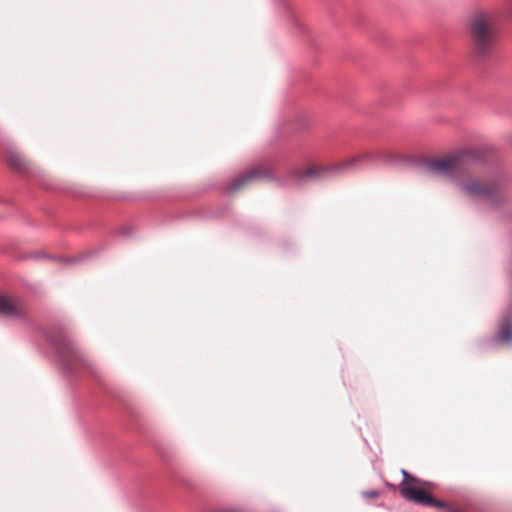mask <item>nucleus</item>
Segmentation results:
<instances>
[{"label": "nucleus", "instance_id": "nucleus-1", "mask_svg": "<svg viewBox=\"0 0 512 512\" xmlns=\"http://www.w3.org/2000/svg\"><path fill=\"white\" fill-rule=\"evenodd\" d=\"M467 33L474 56L489 58L496 49L498 29L493 11L479 8L474 10L467 21Z\"/></svg>", "mask_w": 512, "mask_h": 512}, {"label": "nucleus", "instance_id": "nucleus-2", "mask_svg": "<svg viewBox=\"0 0 512 512\" xmlns=\"http://www.w3.org/2000/svg\"><path fill=\"white\" fill-rule=\"evenodd\" d=\"M454 182L459 192L470 199L485 200L496 206L508 198L504 184L493 178L465 172L455 177Z\"/></svg>", "mask_w": 512, "mask_h": 512}, {"label": "nucleus", "instance_id": "nucleus-3", "mask_svg": "<svg viewBox=\"0 0 512 512\" xmlns=\"http://www.w3.org/2000/svg\"><path fill=\"white\" fill-rule=\"evenodd\" d=\"M403 473V481L399 485L401 495L416 504L445 509L447 512H461L447 506L443 501L437 500L432 496L433 485L428 482H423L414 476H411L405 470Z\"/></svg>", "mask_w": 512, "mask_h": 512}, {"label": "nucleus", "instance_id": "nucleus-4", "mask_svg": "<svg viewBox=\"0 0 512 512\" xmlns=\"http://www.w3.org/2000/svg\"><path fill=\"white\" fill-rule=\"evenodd\" d=\"M460 167L455 152L429 159L426 162V168L430 173L446 177H453Z\"/></svg>", "mask_w": 512, "mask_h": 512}, {"label": "nucleus", "instance_id": "nucleus-5", "mask_svg": "<svg viewBox=\"0 0 512 512\" xmlns=\"http://www.w3.org/2000/svg\"><path fill=\"white\" fill-rule=\"evenodd\" d=\"M271 175V170L267 166L253 167L233 179L228 186V190L230 192L240 191L258 180L271 177Z\"/></svg>", "mask_w": 512, "mask_h": 512}, {"label": "nucleus", "instance_id": "nucleus-6", "mask_svg": "<svg viewBox=\"0 0 512 512\" xmlns=\"http://www.w3.org/2000/svg\"><path fill=\"white\" fill-rule=\"evenodd\" d=\"M361 157H353L341 164L334 166H319V165H311L306 169L298 172L297 177L299 180H304L306 178H314L319 179L325 177L330 171L336 170L339 168H347L352 165H355L360 161Z\"/></svg>", "mask_w": 512, "mask_h": 512}, {"label": "nucleus", "instance_id": "nucleus-7", "mask_svg": "<svg viewBox=\"0 0 512 512\" xmlns=\"http://www.w3.org/2000/svg\"><path fill=\"white\" fill-rule=\"evenodd\" d=\"M24 306L19 301L10 297L0 295V314L10 317H22L24 315Z\"/></svg>", "mask_w": 512, "mask_h": 512}, {"label": "nucleus", "instance_id": "nucleus-8", "mask_svg": "<svg viewBox=\"0 0 512 512\" xmlns=\"http://www.w3.org/2000/svg\"><path fill=\"white\" fill-rule=\"evenodd\" d=\"M7 164L10 168L18 172H24L28 170L30 164L29 161L18 152H10L7 156Z\"/></svg>", "mask_w": 512, "mask_h": 512}, {"label": "nucleus", "instance_id": "nucleus-9", "mask_svg": "<svg viewBox=\"0 0 512 512\" xmlns=\"http://www.w3.org/2000/svg\"><path fill=\"white\" fill-rule=\"evenodd\" d=\"M456 156H458V161L460 166H462L463 162L467 159L480 161L483 159L484 153L480 148L477 147H466L462 148L455 152Z\"/></svg>", "mask_w": 512, "mask_h": 512}, {"label": "nucleus", "instance_id": "nucleus-10", "mask_svg": "<svg viewBox=\"0 0 512 512\" xmlns=\"http://www.w3.org/2000/svg\"><path fill=\"white\" fill-rule=\"evenodd\" d=\"M497 339L503 343H509L512 341V316L505 317L500 325Z\"/></svg>", "mask_w": 512, "mask_h": 512}, {"label": "nucleus", "instance_id": "nucleus-11", "mask_svg": "<svg viewBox=\"0 0 512 512\" xmlns=\"http://www.w3.org/2000/svg\"><path fill=\"white\" fill-rule=\"evenodd\" d=\"M363 495L367 498H377L379 493L376 490L364 492Z\"/></svg>", "mask_w": 512, "mask_h": 512}, {"label": "nucleus", "instance_id": "nucleus-12", "mask_svg": "<svg viewBox=\"0 0 512 512\" xmlns=\"http://www.w3.org/2000/svg\"><path fill=\"white\" fill-rule=\"evenodd\" d=\"M508 3H509V5H510V7L512 9V0H508Z\"/></svg>", "mask_w": 512, "mask_h": 512}]
</instances>
